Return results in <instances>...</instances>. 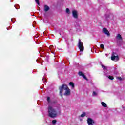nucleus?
Masks as SVG:
<instances>
[{
    "mask_svg": "<svg viewBox=\"0 0 125 125\" xmlns=\"http://www.w3.org/2000/svg\"><path fill=\"white\" fill-rule=\"evenodd\" d=\"M59 90L60 91L59 94L61 97L63 96V91L65 90V93L63 95L65 96H69V95H71V90L69 88V87L65 84H62V86H59Z\"/></svg>",
    "mask_w": 125,
    "mask_h": 125,
    "instance_id": "f257e3e1",
    "label": "nucleus"
},
{
    "mask_svg": "<svg viewBox=\"0 0 125 125\" xmlns=\"http://www.w3.org/2000/svg\"><path fill=\"white\" fill-rule=\"evenodd\" d=\"M48 112L50 118H55L57 116V111L51 106L48 107Z\"/></svg>",
    "mask_w": 125,
    "mask_h": 125,
    "instance_id": "f03ea898",
    "label": "nucleus"
},
{
    "mask_svg": "<svg viewBox=\"0 0 125 125\" xmlns=\"http://www.w3.org/2000/svg\"><path fill=\"white\" fill-rule=\"evenodd\" d=\"M111 59L112 61L115 60V61L117 62V61H118V60L120 59L119 58V56L118 55V54H117V53L113 52L112 53V56H111Z\"/></svg>",
    "mask_w": 125,
    "mask_h": 125,
    "instance_id": "7ed1b4c3",
    "label": "nucleus"
},
{
    "mask_svg": "<svg viewBox=\"0 0 125 125\" xmlns=\"http://www.w3.org/2000/svg\"><path fill=\"white\" fill-rule=\"evenodd\" d=\"M78 47L80 51H82V52L84 50L83 43L82 42L81 39H79Z\"/></svg>",
    "mask_w": 125,
    "mask_h": 125,
    "instance_id": "20e7f679",
    "label": "nucleus"
},
{
    "mask_svg": "<svg viewBox=\"0 0 125 125\" xmlns=\"http://www.w3.org/2000/svg\"><path fill=\"white\" fill-rule=\"evenodd\" d=\"M72 16L75 19H78L79 18V15L78 14V11L73 10L72 11Z\"/></svg>",
    "mask_w": 125,
    "mask_h": 125,
    "instance_id": "39448f33",
    "label": "nucleus"
},
{
    "mask_svg": "<svg viewBox=\"0 0 125 125\" xmlns=\"http://www.w3.org/2000/svg\"><path fill=\"white\" fill-rule=\"evenodd\" d=\"M103 32L104 33L105 35H107V37H110V32L108 31V29L106 28H104L103 29Z\"/></svg>",
    "mask_w": 125,
    "mask_h": 125,
    "instance_id": "423d86ee",
    "label": "nucleus"
},
{
    "mask_svg": "<svg viewBox=\"0 0 125 125\" xmlns=\"http://www.w3.org/2000/svg\"><path fill=\"white\" fill-rule=\"evenodd\" d=\"M87 122L88 125H93L94 124V121L90 118L87 119Z\"/></svg>",
    "mask_w": 125,
    "mask_h": 125,
    "instance_id": "0eeeda50",
    "label": "nucleus"
},
{
    "mask_svg": "<svg viewBox=\"0 0 125 125\" xmlns=\"http://www.w3.org/2000/svg\"><path fill=\"white\" fill-rule=\"evenodd\" d=\"M78 75H79L80 77H83V78L84 80H87V78H86L85 75H84V74L83 73L82 71H79L78 73Z\"/></svg>",
    "mask_w": 125,
    "mask_h": 125,
    "instance_id": "6e6552de",
    "label": "nucleus"
},
{
    "mask_svg": "<svg viewBox=\"0 0 125 125\" xmlns=\"http://www.w3.org/2000/svg\"><path fill=\"white\" fill-rule=\"evenodd\" d=\"M49 9H50V8L48 7V6H47V5H45L44 6V10L45 12H46L47 11H48Z\"/></svg>",
    "mask_w": 125,
    "mask_h": 125,
    "instance_id": "1a4fd4ad",
    "label": "nucleus"
},
{
    "mask_svg": "<svg viewBox=\"0 0 125 125\" xmlns=\"http://www.w3.org/2000/svg\"><path fill=\"white\" fill-rule=\"evenodd\" d=\"M116 39H117V40H120L121 41H123V37H122V35H121V34H117V36H116Z\"/></svg>",
    "mask_w": 125,
    "mask_h": 125,
    "instance_id": "9d476101",
    "label": "nucleus"
},
{
    "mask_svg": "<svg viewBox=\"0 0 125 125\" xmlns=\"http://www.w3.org/2000/svg\"><path fill=\"white\" fill-rule=\"evenodd\" d=\"M101 104L103 106V107H104L105 108H106L107 104H106V103H105L104 102H102Z\"/></svg>",
    "mask_w": 125,
    "mask_h": 125,
    "instance_id": "9b49d317",
    "label": "nucleus"
},
{
    "mask_svg": "<svg viewBox=\"0 0 125 125\" xmlns=\"http://www.w3.org/2000/svg\"><path fill=\"white\" fill-rule=\"evenodd\" d=\"M69 85H70V86H72V87L73 88H74V87H75V84H74V83L73 82H70L69 83Z\"/></svg>",
    "mask_w": 125,
    "mask_h": 125,
    "instance_id": "f8f14e48",
    "label": "nucleus"
},
{
    "mask_svg": "<svg viewBox=\"0 0 125 125\" xmlns=\"http://www.w3.org/2000/svg\"><path fill=\"white\" fill-rule=\"evenodd\" d=\"M85 115H86L85 112H83V114H82L81 115L80 117H81L82 118H83V117H85Z\"/></svg>",
    "mask_w": 125,
    "mask_h": 125,
    "instance_id": "ddd939ff",
    "label": "nucleus"
},
{
    "mask_svg": "<svg viewBox=\"0 0 125 125\" xmlns=\"http://www.w3.org/2000/svg\"><path fill=\"white\" fill-rule=\"evenodd\" d=\"M66 13H67L68 14H70V9L67 8L66 9Z\"/></svg>",
    "mask_w": 125,
    "mask_h": 125,
    "instance_id": "4468645a",
    "label": "nucleus"
},
{
    "mask_svg": "<svg viewBox=\"0 0 125 125\" xmlns=\"http://www.w3.org/2000/svg\"><path fill=\"white\" fill-rule=\"evenodd\" d=\"M108 79H109V80H111V81H113V80H114V77H113V76H109L108 77Z\"/></svg>",
    "mask_w": 125,
    "mask_h": 125,
    "instance_id": "2eb2a0df",
    "label": "nucleus"
},
{
    "mask_svg": "<svg viewBox=\"0 0 125 125\" xmlns=\"http://www.w3.org/2000/svg\"><path fill=\"white\" fill-rule=\"evenodd\" d=\"M102 67L104 70H107V66H104L103 64H102Z\"/></svg>",
    "mask_w": 125,
    "mask_h": 125,
    "instance_id": "dca6fc26",
    "label": "nucleus"
},
{
    "mask_svg": "<svg viewBox=\"0 0 125 125\" xmlns=\"http://www.w3.org/2000/svg\"><path fill=\"white\" fill-rule=\"evenodd\" d=\"M56 122H57V121H56L55 120H52V124L53 125H54V124H56Z\"/></svg>",
    "mask_w": 125,
    "mask_h": 125,
    "instance_id": "f3484780",
    "label": "nucleus"
},
{
    "mask_svg": "<svg viewBox=\"0 0 125 125\" xmlns=\"http://www.w3.org/2000/svg\"><path fill=\"white\" fill-rule=\"evenodd\" d=\"M101 48H102L103 49H105V48H104V45L103 44H102L100 45Z\"/></svg>",
    "mask_w": 125,
    "mask_h": 125,
    "instance_id": "a211bd4d",
    "label": "nucleus"
},
{
    "mask_svg": "<svg viewBox=\"0 0 125 125\" xmlns=\"http://www.w3.org/2000/svg\"><path fill=\"white\" fill-rule=\"evenodd\" d=\"M47 101H48V102H49L50 101V98L49 97H47Z\"/></svg>",
    "mask_w": 125,
    "mask_h": 125,
    "instance_id": "6ab92c4d",
    "label": "nucleus"
},
{
    "mask_svg": "<svg viewBox=\"0 0 125 125\" xmlns=\"http://www.w3.org/2000/svg\"><path fill=\"white\" fill-rule=\"evenodd\" d=\"M97 93H96V92L93 91V95H97Z\"/></svg>",
    "mask_w": 125,
    "mask_h": 125,
    "instance_id": "aec40b11",
    "label": "nucleus"
},
{
    "mask_svg": "<svg viewBox=\"0 0 125 125\" xmlns=\"http://www.w3.org/2000/svg\"><path fill=\"white\" fill-rule=\"evenodd\" d=\"M117 79L120 81H122V80H123V78H122V77H117Z\"/></svg>",
    "mask_w": 125,
    "mask_h": 125,
    "instance_id": "412c9836",
    "label": "nucleus"
},
{
    "mask_svg": "<svg viewBox=\"0 0 125 125\" xmlns=\"http://www.w3.org/2000/svg\"><path fill=\"white\" fill-rule=\"evenodd\" d=\"M40 1V0H35V2L37 3V2H39Z\"/></svg>",
    "mask_w": 125,
    "mask_h": 125,
    "instance_id": "4be33fe9",
    "label": "nucleus"
},
{
    "mask_svg": "<svg viewBox=\"0 0 125 125\" xmlns=\"http://www.w3.org/2000/svg\"><path fill=\"white\" fill-rule=\"evenodd\" d=\"M36 3H37V4L40 6V1L38 2H36Z\"/></svg>",
    "mask_w": 125,
    "mask_h": 125,
    "instance_id": "5701e85b",
    "label": "nucleus"
},
{
    "mask_svg": "<svg viewBox=\"0 0 125 125\" xmlns=\"http://www.w3.org/2000/svg\"><path fill=\"white\" fill-rule=\"evenodd\" d=\"M52 47H53V45L50 46V48H52Z\"/></svg>",
    "mask_w": 125,
    "mask_h": 125,
    "instance_id": "b1692460",
    "label": "nucleus"
}]
</instances>
